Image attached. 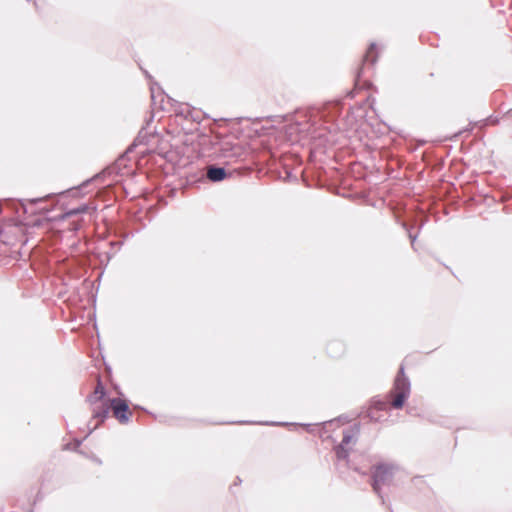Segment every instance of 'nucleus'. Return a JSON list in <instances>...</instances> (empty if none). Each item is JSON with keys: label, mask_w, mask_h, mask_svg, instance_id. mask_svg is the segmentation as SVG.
<instances>
[{"label": "nucleus", "mask_w": 512, "mask_h": 512, "mask_svg": "<svg viewBox=\"0 0 512 512\" xmlns=\"http://www.w3.org/2000/svg\"><path fill=\"white\" fill-rule=\"evenodd\" d=\"M409 394V383L406 378L400 374L395 381V396L393 400V406L400 408Z\"/></svg>", "instance_id": "nucleus-1"}, {"label": "nucleus", "mask_w": 512, "mask_h": 512, "mask_svg": "<svg viewBox=\"0 0 512 512\" xmlns=\"http://www.w3.org/2000/svg\"><path fill=\"white\" fill-rule=\"evenodd\" d=\"M111 407L114 413V416L120 422H126L129 419L130 412L128 410V405L124 400L121 399H113L111 401Z\"/></svg>", "instance_id": "nucleus-2"}, {"label": "nucleus", "mask_w": 512, "mask_h": 512, "mask_svg": "<svg viewBox=\"0 0 512 512\" xmlns=\"http://www.w3.org/2000/svg\"><path fill=\"white\" fill-rule=\"evenodd\" d=\"M226 176L225 170L223 168H210L208 170V177L212 181H220L223 180Z\"/></svg>", "instance_id": "nucleus-3"}, {"label": "nucleus", "mask_w": 512, "mask_h": 512, "mask_svg": "<svg viewBox=\"0 0 512 512\" xmlns=\"http://www.w3.org/2000/svg\"><path fill=\"white\" fill-rule=\"evenodd\" d=\"M390 470V468L386 465H382L377 467L374 477L377 482H383L386 480V473Z\"/></svg>", "instance_id": "nucleus-4"}]
</instances>
